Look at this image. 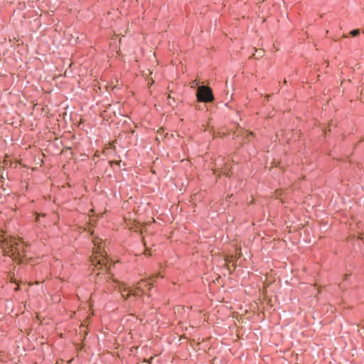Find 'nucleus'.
Returning <instances> with one entry per match:
<instances>
[{
  "label": "nucleus",
  "instance_id": "39448f33",
  "mask_svg": "<svg viewBox=\"0 0 364 364\" xmlns=\"http://www.w3.org/2000/svg\"><path fill=\"white\" fill-rule=\"evenodd\" d=\"M191 87L193 88H195L196 87L198 89V87L199 85H203V84H200L199 82H198L197 80H193L192 82H191Z\"/></svg>",
  "mask_w": 364,
  "mask_h": 364
},
{
  "label": "nucleus",
  "instance_id": "f257e3e1",
  "mask_svg": "<svg viewBox=\"0 0 364 364\" xmlns=\"http://www.w3.org/2000/svg\"><path fill=\"white\" fill-rule=\"evenodd\" d=\"M198 102L208 103L214 100L212 89L206 85H199L196 92Z\"/></svg>",
  "mask_w": 364,
  "mask_h": 364
},
{
  "label": "nucleus",
  "instance_id": "f03ea898",
  "mask_svg": "<svg viewBox=\"0 0 364 364\" xmlns=\"http://www.w3.org/2000/svg\"><path fill=\"white\" fill-rule=\"evenodd\" d=\"M106 259L103 258L102 259H96L92 261V265L95 267V268H98V266H100V269H105V272L107 274H110V267L107 266V264L106 262Z\"/></svg>",
  "mask_w": 364,
  "mask_h": 364
},
{
  "label": "nucleus",
  "instance_id": "7ed1b4c3",
  "mask_svg": "<svg viewBox=\"0 0 364 364\" xmlns=\"http://www.w3.org/2000/svg\"><path fill=\"white\" fill-rule=\"evenodd\" d=\"M16 246L11 245V247H9L10 250H9V252H11V257L14 258V259H17L20 257L21 256V251H20V249L18 248V244H15Z\"/></svg>",
  "mask_w": 364,
  "mask_h": 364
},
{
  "label": "nucleus",
  "instance_id": "20e7f679",
  "mask_svg": "<svg viewBox=\"0 0 364 364\" xmlns=\"http://www.w3.org/2000/svg\"><path fill=\"white\" fill-rule=\"evenodd\" d=\"M350 34L353 36V37H355L357 36H358L360 34V30L359 29H354V30H352L350 33Z\"/></svg>",
  "mask_w": 364,
  "mask_h": 364
}]
</instances>
